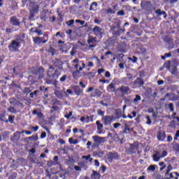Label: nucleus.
Listing matches in <instances>:
<instances>
[{
	"instance_id": "5701e85b",
	"label": "nucleus",
	"mask_w": 179,
	"mask_h": 179,
	"mask_svg": "<svg viewBox=\"0 0 179 179\" xmlns=\"http://www.w3.org/2000/svg\"><path fill=\"white\" fill-rule=\"evenodd\" d=\"M55 96H57L58 97V99H62V97H63V92H62V91L56 90L55 92Z\"/></svg>"
},
{
	"instance_id": "c756f323",
	"label": "nucleus",
	"mask_w": 179,
	"mask_h": 179,
	"mask_svg": "<svg viewBox=\"0 0 179 179\" xmlns=\"http://www.w3.org/2000/svg\"><path fill=\"white\" fill-rule=\"evenodd\" d=\"M171 170H173V166H171V164H169L167 167V170L165 173V176H167V174H169L170 173V171H171Z\"/></svg>"
},
{
	"instance_id": "13d9d810",
	"label": "nucleus",
	"mask_w": 179,
	"mask_h": 179,
	"mask_svg": "<svg viewBox=\"0 0 179 179\" xmlns=\"http://www.w3.org/2000/svg\"><path fill=\"white\" fill-rule=\"evenodd\" d=\"M65 117L69 120V118H71L72 117V111L69 112L68 115H65Z\"/></svg>"
},
{
	"instance_id": "2f4dec72",
	"label": "nucleus",
	"mask_w": 179,
	"mask_h": 179,
	"mask_svg": "<svg viewBox=\"0 0 179 179\" xmlns=\"http://www.w3.org/2000/svg\"><path fill=\"white\" fill-rule=\"evenodd\" d=\"M131 150H137L138 145H136V143L134 144H131Z\"/></svg>"
},
{
	"instance_id": "864d4df0",
	"label": "nucleus",
	"mask_w": 179,
	"mask_h": 179,
	"mask_svg": "<svg viewBox=\"0 0 179 179\" xmlns=\"http://www.w3.org/2000/svg\"><path fill=\"white\" fill-rule=\"evenodd\" d=\"M118 127H121V123L113 124V128H115V129H117V128H118Z\"/></svg>"
},
{
	"instance_id": "774afa93",
	"label": "nucleus",
	"mask_w": 179,
	"mask_h": 179,
	"mask_svg": "<svg viewBox=\"0 0 179 179\" xmlns=\"http://www.w3.org/2000/svg\"><path fill=\"white\" fill-rule=\"evenodd\" d=\"M173 100H174V101L179 100V96L174 95V96H173Z\"/></svg>"
},
{
	"instance_id": "a19ab883",
	"label": "nucleus",
	"mask_w": 179,
	"mask_h": 179,
	"mask_svg": "<svg viewBox=\"0 0 179 179\" xmlns=\"http://www.w3.org/2000/svg\"><path fill=\"white\" fill-rule=\"evenodd\" d=\"M30 92H31V90H30V88H29V87H26L24 90V93L26 94H29V93H30Z\"/></svg>"
},
{
	"instance_id": "0eeeda50",
	"label": "nucleus",
	"mask_w": 179,
	"mask_h": 179,
	"mask_svg": "<svg viewBox=\"0 0 179 179\" xmlns=\"http://www.w3.org/2000/svg\"><path fill=\"white\" fill-rule=\"evenodd\" d=\"M117 90H120V92H121V93L123 94H128L130 90L129 87L122 85L120 88H118Z\"/></svg>"
},
{
	"instance_id": "f8f14e48",
	"label": "nucleus",
	"mask_w": 179,
	"mask_h": 179,
	"mask_svg": "<svg viewBox=\"0 0 179 179\" xmlns=\"http://www.w3.org/2000/svg\"><path fill=\"white\" fill-rule=\"evenodd\" d=\"M160 153H161L160 150H156L155 152V154H153L152 155L154 162H159V160H160V157H161Z\"/></svg>"
},
{
	"instance_id": "aec40b11",
	"label": "nucleus",
	"mask_w": 179,
	"mask_h": 179,
	"mask_svg": "<svg viewBox=\"0 0 179 179\" xmlns=\"http://www.w3.org/2000/svg\"><path fill=\"white\" fill-rule=\"evenodd\" d=\"M34 40V43H35V44H41V42L43 41V38L41 37H34L33 38Z\"/></svg>"
},
{
	"instance_id": "4468645a",
	"label": "nucleus",
	"mask_w": 179,
	"mask_h": 179,
	"mask_svg": "<svg viewBox=\"0 0 179 179\" xmlns=\"http://www.w3.org/2000/svg\"><path fill=\"white\" fill-rule=\"evenodd\" d=\"M47 13H48V11L47 10H43L41 14V19L42 20H44V22H45L47 19H48V15H47Z\"/></svg>"
},
{
	"instance_id": "9b49d317",
	"label": "nucleus",
	"mask_w": 179,
	"mask_h": 179,
	"mask_svg": "<svg viewBox=\"0 0 179 179\" xmlns=\"http://www.w3.org/2000/svg\"><path fill=\"white\" fill-rule=\"evenodd\" d=\"M113 118H114V117H111V116H104L103 117V121L104 125H108V124H111V122L113 121Z\"/></svg>"
},
{
	"instance_id": "7c9ffc66",
	"label": "nucleus",
	"mask_w": 179,
	"mask_h": 179,
	"mask_svg": "<svg viewBox=\"0 0 179 179\" xmlns=\"http://www.w3.org/2000/svg\"><path fill=\"white\" fill-rule=\"evenodd\" d=\"M172 75H177V66H173L171 71Z\"/></svg>"
},
{
	"instance_id": "b1692460",
	"label": "nucleus",
	"mask_w": 179,
	"mask_h": 179,
	"mask_svg": "<svg viewBox=\"0 0 179 179\" xmlns=\"http://www.w3.org/2000/svg\"><path fill=\"white\" fill-rule=\"evenodd\" d=\"M131 131H132V129L129 128V126L128 124H125L123 134H128V132H131Z\"/></svg>"
},
{
	"instance_id": "6ab92c4d",
	"label": "nucleus",
	"mask_w": 179,
	"mask_h": 179,
	"mask_svg": "<svg viewBox=\"0 0 179 179\" xmlns=\"http://www.w3.org/2000/svg\"><path fill=\"white\" fill-rule=\"evenodd\" d=\"M108 92H110L111 93H114V92H115V87L114 85V83H110L108 86Z\"/></svg>"
},
{
	"instance_id": "e433bc0d",
	"label": "nucleus",
	"mask_w": 179,
	"mask_h": 179,
	"mask_svg": "<svg viewBox=\"0 0 179 179\" xmlns=\"http://www.w3.org/2000/svg\"><path fill=\"white\" fill-rule=\"evenodd\" d=\"M8 111H10V113H12L13 114H15L17 113L16 109H15V108L13 107H10L8 109Z\"/></svg>"
},
{
	"instance_id": "20e7f679",
	"label": "nucleus",
	"mask_w": 179,
	"mask_h": 179,
	"mask_svg": "<svg viewBox=\"0 0 179 179\" xmlns=\"http://www.w3.org/2000/svg\"><path fill=\"white\" fill-rule=\"evenodd\" d=\"M141 7L142 8V9H144V10H146L147 12H152L153 9L152 2L146 0H143L141 1Z\"/></svg>"
},
{
	"instance_id": "a211bd4d",
	"label": "nucleus",
	"mask_w": 179,
	"mask_h": 179,
	"mask_svg": "<svg viewBox=\"0 0 179 179\" xmlns=\"http://www.w3.org/2000/svg\"><path fill=\"white\" fill-rule=\"evenodd\" d=\"M101 28H100V27H95L92 31L95 34H101Z\"/></svg>"
},
{
	"instance_id": "8fccbe9b",
	"label": "nucleus",
	"mask_w": 179,
	"mask_h": 179,
	"mask_svg": "<svg viewBox=\"0 0 179 179\" xmlns=\"http://www.w3.org/2000/svg\"><path fill=\"white\" fill-rule=\"evenodd\" d=\"M40 90L41 92H44L45 93L48 90V88L45 87H40Z\"/></svg>"
},
{
	"instance_id": "5fc2aeb1",
	"label": "nucleus",
	"mask_w": 179,
	"mask_h": 179,
	"mask_svg": "<svg viewBox=\"0 0 179 179\" xmlns=\"http://www.w3.org/2000/svg\"><path fill=\"white\" fill-rule=\"evenodd\" d=\"M113 34L115 36H116V37H118V36H120V34H121V33L120 32V31H113Z\"/></svg>"
},
{
	"instance_id": "423d86ee",
	"label": "nucleus",
	"mask_w": 179,
	"mask_h": 179,
	"mask_svg": "<svg viewBox=\"0 0 179 179\" xmlns=\"http://www.w3.org/2000/svg\"><path fill=\"white\" fill-rule=\"evenodd\" d=\"M92 139L95 142V143H97V145H101L102 143H104L106 141H107V138L106 137H100L99 136H94L92 137Z\"/></svg>"
},
{
	"instance_id": "49530a36",
	"label": "nucleus",
	"mask_w": 179,
	"mask_h": 179,
	"mask_svg": "<svg viewBox=\"0 0 179 179\" xmlns=\"http://www.w3.org/2000/svg\"><path fill=\"white\" fill-rule=\"evenodd\" d=\"M129 59L130 61H132V62H136L138 61V58L135 56H134L132 58L129 57Z\"/></svg>"
},
{
	"instance_id": "4c0bfd02",
	"label": "nucleus",
	"mask_w": 179,
	"mask_h": 179,
	"mask_svg": "<svg viewBox=\"0 0 179 179\" xmlns=\"http://www.w3.org/2000/svg\"><path fill=\"white\" fill-rule=\"evenodd\" d=\"M35 33H37L38 36H41V34H43L41 29H38V28H35Z\"/></svg>"
},
{
	"instance_id": "0e129e2a",
	"label": "nucleus",
	"mask_w": 179,
	"mask_h": 179,
	"mask_svg": "<svg viewBox=\"0 0 179 179\" xmlns=\"http://www.w3.org/2000/svg\"><path fill=\"white\" fill-rule=\"evenodd\" d=\"M16 104L18 107H21L22 108H23V103H22L21 102L18 101L16 103Z\"/></svg>"
},
{
	"instance_id": "bb28decb",
	"label": "nucleus",
	"mask_w": 179,
	"mask_h": 179,
	"mask_svg": "<svg viewBox=\"0 0 179 179\" xmlns=\"http://www.w3.org/2000/svg\"><path fill=\"white\" fill-rule=\"evenodd\" d=\"M133 76H132V74H131V73H127V77H124V78H122V80H123V82H125L126 80H127V79H129V80H132L133 79Z\"/></svg>"
},
{
	"instance_id": "473e14b6",
	"label": "nucleus",
	"mask_w": 179,
	"mask_h": 179,
	"mask_svg": "<svg viewBox=\"0 0 179 179\" xmlns=\"http://www.w3.org/2000/svg\"><path fill=\"white\" fill-rule=\"evenodd\" d=\"M148 170L149 171H155V170H156V167L155 166V165H150L148 168Z\"/></svg>"
},
{
	"instance_id": "338daca9",
	"label": "nucleus",
	"mask_w": 179,
	"mask_h": 179,
	"mask_svg": "<svg viewBox=\"0 0 179 179\" xmlns=\"http://www.w3.org/2000/svg\"><path fill=\"white\" fill-rule=\"evenodd\" d=\"M105 76H106V78H110V76H111V75L110 74V73L108 71H106L105 73Z\"/></svg>"
},
{
	"instance_id": "de8ad7c7",
	"label": "nucleus",
	"mask_w": 179,
	"mask_h": 179,
	"mask_svg": "<svg viewBox=\"0 0 179 179\" xmlns=\"http://www.w3.org/2000/svg\"><path fill=\"white\" fill-rule=\"evenodd\" d=\"M71 57H73V55H75V54H76V50L75 49V48H73L71 52H70Z\"/></svg>"
},
{
	"instance_id": "bf43d9fd",
	"label": "nucleus",
	"mask_w": 179,
	"mask_h": 179,
	"mask_svg": "<svg viewBox=\"0 0 179 179\" xmlns=\"http://www.w3.org/2000/svg\"><path fill=\"white\" fill-rule=\"evenodd\" d=\"M155 13H156L157 15H159V16H162V10L157 9V10L155 11Z\"/></svg>"
},
{
	"instance_id": "4be33fe9",
	"label": "nucleus",
	"mask_w": 179,
	"mask_h": 179,
	"mask_svg": "<svg viewBox=\"0 0 179 179\" xmlns=\"http://www.w3.org/2000/svg\"><path fill=\"white\" fill-rule=\"evenodd\" d=\"M134 85H140V86H143V80L141 79L140 78H138L134 81Z\"/></svg>"
},
{
	"instance_id": "2eb2a0df",
	"label": "nucleus",
	"mask_w": 179,
	"mask_h": 179,
	"mask_svg": "<svg viewBox=\"0 0 179 179\" xmlns=\"http://www.w3.org/2000/svg\"><path fill=\"white\" fill-rule=\"evenodd\" d=\"M157 139L159 141H164V139H166V133L164 131H158Z\"/></svg>"
},
{
	"instance_id": "09e8293b",
	"label": "nucleus",
	"mask_w": 179,
	"mask_h": 179,
	"mask_svg": "<svg viewBox=\"0 0 179 179\" xmlns=\"http://www.w3.org/2000/svg\"><path fill=\"white\" fill-rule=\"evenodd\" d=\"M11 8H12L13 10H16V8H17V3H16V2L13 3V6Z\"/></svg>"
},
{
	"instance_id": "dca6fc26",
	"label": "nucleus",
	"mask_w": 179,
	"mask_h": 179,
	"mask_svg": "<svg viewBox=\"0 0 179 179\" xmlns=\"http://www.w3.org/2000/svg\"><path fill=\"white\" fill-rule=\"evenodd\" d=\"M53 65L55 66H57V68H62V61L55 59V60L52 61Z\"/></svg>"
},
{
	"instance_id": "f3484780",
	"label": "nucleus",
	"mask_w": 179,
	"mask_h": 179,
	"mask_svg": "<svg viewBox=\"0 0 179 179\" xmlns=\"http://www.w3.org/2000/svg\"><path fill=\"white\" fill-rule=\"evenodd\" d=\"M101 176L97 171H93V173L91 176V178L92 179H100Z\"/></svg>"
},
{
	"instance_id": "f704fd0d",
	"label": "nucleus",
	"mask_w": 179,
	"mask_h": 179,
	"mask_svg": "<svg viewBox=\"0 0 179 179\" xmlns=\"http://www.w3.org/2000/svg\"><path fill=\"white\" fill-rule=\"evenodd\" d=\"M146 120H147L146 124H148V125H150V124H152V120H150V116L146 115Z\"/></svg>"
},
{
	"instance_id": "f257e3e1",
	"label": "nucleus",
	"mask_w": 179,
	"mask_h": 179,
	"mask_svg": "<svg viewBox=\"0 0 179 179\" xmlns=\"http://www.w3.org/2000/svg\"><path fill=\"white\" fill-rule=\"evenodd\" d=\"M52 66H50L48 71L47 83H52L55 86H57V80L58 79L59 73L58 71H55L54 73H52Z\"/></svg>"
},
{
	"instance_id": "412c9836",
	"label": "nucleus",
	"mask_w": 179,
	"mask_h": 179,
	"mask_svg": "<svg viewBox=\"0 0 179 179\" xmlns=\"http://www.w3.org/2000/svg\"><path fill=\"white\" fill-rule=\"evenodd\" d=\"M97 125V129L99 131V134H101L103 132L102 128H103V124L100 122V121H96V122Z\"/></svg>"
},
{
	"instance_id": "79ce46f5",
	"label": "nucleus",
	"mask_w": 179,
	"mask_h": 179,
	"mask_svg": "<svg viewBox=\"0 0 179 179\" xmlns=\"http://www.w3.org/2000/svg\"><path fill=\"white\" fill-rule=\"evenodd\" d=\"M12 31H13V27H12L11 28H7L6 29V33H7V34H9V33H12Z\"/></svg>"
},
{
	"instance_id": "cd10ccee",
	"label": "nucleus",
	"mask_w": 179,
	"mask_h": 179,
	"mask_svg": "<svg viewBox=\"0 0 179 179\" xmlns=\"http://www.w3.org/2000/svg\"><path fill=\"white\" fill-rule=\"evenodd\" d=\"M0 120H1L3 122L8 123V120L5 118V114L3 113L0 114Z\"/></svg>"
},
{
	"instance_id": "ddd939ff",
	"label": "nucleus",
	"mask_w": 179,
	"mask_h": 179,
	"mask_svg": "<svg viewBox=\"0 0 179 179\" xmlns=\"http://www.w3.org/2000/svg\"><path fill=\"white\" fill-rule=\"evenodd\" d=\"M73 89L76 96H80V94L83 93V90H80V87H79L78 85H75L74 87H73Z\"/></svg>"
},
{
	"instance_id": "6e6d98bb",
	"label": "nucleus",
	"mask_w": 179,
	"mask_h": 179,
	"mask_svg": "<svg viewBox=\"0 0 179 179\" xmlns=\"http://www.w3.org/2000/svg\"><path fill=\"white\" fill-rule=\"evenodd\" d=\"M45 136H47V133H45V131L42 132L41 135V139H44V138H45Z\"/></svg>"
},
{
	"instance_id": "f03ea898",
	"label": "nucleus",
	"mask_w": 179,
	"mask_h": 179,
	"mask_svg": "<svg viewBox=\"0 0 179 179\" xmlns=\"http://www.w3.org/2000/svg\"><path fill=\"white\" fill-rule=\"evenodd\" d=\"M29 20H31L33 17H34V15H36V13H38V9H40V7L34 3H31L29 4Z\"/></svg>"
},
{
	"instance_id": "39448f33",
	"label": "nucleus",
	"mask_w": 179,
	"mask_h": 179,
	"mask_svg": "<svg viewBox=\"0 0 179 179\" xmlns=\"http://www.w3.org/2000/svg\"><path fill=\"white\" fill-rule=\"evenodd\" d=\"M44 68L43 67H37L36 69H34V75H38V78L41 79L44 78Z\"/></svg>"
},
{
	"instance_id": "ea45409f",
	"label": "nucleus",
	"mask_w": 179,
	"mask_h": 179,
	"mask_svg": "<svg viewBox=\"0 0 179 179\" xmlns=\"http://www.w3.org/2000/svg\"><path fill=\"white\" fill-rule=\"evenodd\" d=\"M38 92V91L35 90V91H34L33 92H31L30 94H29L31 99H33V97H34V96H36V94H37V92Z\"/></svg>"
},
{
	"instance_id": "a18cd8bd",
	"label": "nucleus",
	"mask_w": 179,
	"mask_h": 179,
	"mask_svg": "<svg viewBox=\"0 0 179 179\" xmlns=\"http://www.w3.org/2000/svg\"><path fill=\"white\" fill-rule=\"evenodd\" d=\"M166 156H167V151L164 150L161 154L160 159H162L163 157H166Z\"/></svg>"
},
{
	"instance_id": "69168bd1",
	"label": "nucleus",
	"mask_w": 179,
	"mask_h": 179,
	"mask_svg": "<svg viewBox=\"0 0 179 179\" xmlns=\"http://www.w3.org/2000/svg\"><path fill=\"white\" fill-rule=\"evenodd\" d=\"M156 179H162L163 176H162L160 174H158L155 176Z\"/></svg>"
},
{
	"instance_id": "4d7b16f0",
	"label": "nucleus",
	"mask_w": 179,
	"mask_h": 179,
	"mask_svg": "<svg viewBox=\"0 0 179 179\" xmlns=\"http://www.w3.org/2000/svg\"><path fill=\"white\" fill-rule=\"evenodd\" d=\"M98 114L99 115H101V117H104V111L101 110H98Z\"/></svg>"
},
{
	"instance_id": "58836bf2",
	"label": "nucleus",
	"mask_w": 179,
	"mask_h": 179,
	"mask_svg": "<svg viewBox=\"0 0 179 179\" xmlns=\"http://www.w3.org/2000/svg\"><path fill=\"white\" fill-rule=\"evenodd\" d=\"M66 23L68 26H72V24L75 23V20H71L69 21H67Z\"/></svg>"
},
{
	"instance_id": "393cba45",
	"label": "nucleus",
	"mask_w": 179,
	"mask_h": 179,
	"mask_svg": "<svg viewBox=\"0 0 179 179\" xmlns=\"http://www.w3.org/2000/svg\"><path fill=\"white\" fill-rule=\"evenodd\" d=\"M108 156L110 159H118V154L109 152Z\"/></svg>"
},
{
	"instance_id": "052dcab7",
	"label": "nucleus",
	"mask_w": 179,
	"mask_h": 179,
	"mask_svg": "<svg viewBox=\"0 0 179 179\" xmlns=\"http://www.w3.org/2000/svg\"><path fill=\"white\" fill-rule=\"evenodd\" d=\"M8 121L10 122V124H13V117L12 116H9L8 122Z\"/></svg>"
},
{
	"instance_id": "680f3d73",
	"label": "nucleus",
	"mask_w": 179,
	"mask_h": 179,
	"mask_svg": "<svg viewBox=\"0 0 179 179\" xmlns=\"http://www.w3.org/2000/svg\"><path fill=\"white\" fill-rule=\"evenodd\" d=\"M82 159H85V160H89L90 159V155H88L87 156H83Z\"/></svg>"
},
{
	"instance_id": "6e6552de",
	"label": "nucleus",
	"mask_w": 179,
	"mask_h": 179,
	"mask_svg": "<svg viewBox=\"0 0 179 179\" xmlns=\"http://www.w3.org/2000/svg\"><path fill=\"white\" fill-rule=\"evenodd\" d=\"M10 23L13 24V26H20V22H19V20L17 17L13 16L11 17L10 19Z\"/></svg>"
},
{
	"instance_id": "c85d7f7f",
	"label": "nucleus",
	"mask_w": 179,
	"mask_h": 179,
	"mask_svg": "<svg viewBox=\"0 0 179 179\" xmlns=\"http://www.w3.org/2000/svg\"><path fill=\"white\" fill-rule=\"evenodd\" d=\"M171 65V62L168 61L164 64V66L169 71H170V66Z\"/></svg>"
},
{
	"instance_id": "7ed1b4c3",
	"label": "nucleus",
	"mask_w": 179,
	"mask_h": 179,
	"mask_svg": "<svg viewBox=\"0 0 179 179\" xmlns=\"http://www.w3.org/2000/svg\"><path fill=\"white\" fill-rule=\"evenodd\" d=\"M20 48V42L17 40L12 41L10 44L8 45V49L11 52H16Z\"/></svg>"
},
{
	"instance_id": "9d476101",
	"label": "nucleus",
	"mask_w": 179,
	"mask_h": 179,
	"mask_svg": "<svg viewBox=\"0 0 179 179\" xmlns=\"http://www.w3.org/2000/svg\"><path fill=\"white\" fill-rule=\"evenodd\" d=\"M20 139V133L19 131H16L14 134L13 136L11 137L10 141L13 142L14 143H16L17 141Z\"/></svg>"
},
{
	"instance_id": "c9c22d12",
	"label": "nucleus",
	"mask_w": 179,
	"mask_h": 179,
	"mask_svg": "<svg viewBox=\"0 0 179 179\" xmlns=\"http://www.w3.org/2000/svg\"><path fill=\"white\" fill-rule=\"evenodd\" d=\"M169 107L170 111L173 113L174 111V104H173L172 103H169Z\"/></svg>"
},
{
	"instance_id": "72a5a7b5",
	"label": "nucleus",
	"mask_w": 179,
	"mask_h": 179,
	"mask_svg": "<svg viewBox=\"0 0 179 179\" xmlns=\"http://www.w3.org/2000/svg\"><path fill=\"white\" fill-rule=\"evenodd\" d=\"M93 41H96V38L90 37V38L87 40L88 44H92Z\"/></svg>"
},
{
	"instance_id": "603ef678",
	"label": "nucleus",
	"mask_w": 179,
	"mask_h": 179,
	"mask_svg": "<svg viewBox=\"0 0 179 179\" xmlns=\"http://www.w3.org/2000/svg\"><path fill=\"white\" fill-rule=\"evenodd\" d=\"M76 23H80L81 26H83V24H85V21H82L80 20H76Z\"/></svg>"
},
{
	"instance_id": "3c124183",
	"label": "nucleus",
	"mask_w": 179,
	"mask_h": 179,
	"mask_svg": "<svg viewBox=\"0 0 179 179\" xmlns=\"http://www.w3.org/2000/svg\"><path fill=\"white\" fill-rule=\"evenodd\" d=\"M140 100H141V96H139V95H136V99H134V102L140 101Z\"/></svg>"
},
{
	"instance_id": "37998d69",
	"label": "nucleus",
	"mask_w": 179,
	"mask_h": 179,
	"mask_svg": "<svg viewBox=\"0 0 179 179\" xmlns=\"http://www.w3.org/2000/svg\"><path fill=\"white\" fill-rule=\"evenodd\" d=\"M169 127L171 128H176V122L174 120L170 122Z\"/></svg>"
},
{
	"instance_id": "e2e57ef3",
	"label": "nucleus",
	"mask_w": 179,
	"mask_h": 179,
	"mask_svg": "<svg viewBox=\"0 0 179 179\" xmlns=\"http://www.w3.org/2000/svg\"><path fill=\"white\" fill-rule=\"evenodd\" d=\"M117 15L120 16H124V10H120L119 12H117Z\"/></svg>"
},
{
	"instance_id": "a878e982",
	"label": "nucleus",
	"mask_w": 179,
	"mask_h": 179,
	"mask_svg": "<svg viewBox=\"0 0 179 179\" xmlns=\"http://www.w3.org/2000/svg\"><path fill=\"white\" fill-rule=\"evenodd\" d=\"M101 96V92L98 89H96L94 90V94L93 95V97H100Z\"/></svg>"
},
{
	"instance_id": "c03bdc74",
	"label": "nucleus",
	"mask_w": 179,
	"mask_h": 179,
	"mask_svg": "<svg viewBox=\"0 0 179 179\" xmlns=\"http://www.w3.org/2000/svg\"><path fill=\"white\" fill-rule=\"evenodd\" d=\"M27 139H33L34 141H37L38 139V136L37 135L32 136L31 137L27 138Z\"/></svg>"
},
{
	"instance_id": "1a4fd4ad",
	"label": "nucleus",
	"mask_w": 179,
	"mask_h": 179,
	"mask_svg": "<svg viewBox=\"0 0 179 179\" xmlns=\"http://www.w3.org/2000/svg\"><path fill=\"white\" fill-rule=\"evenodd\" d=\"M121 27V21L120 20H115V24H113L110 27L111 31H115V29H118Z\"/></svg>"
}]
</instances>
